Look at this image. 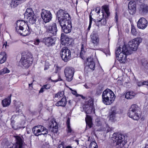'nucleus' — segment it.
I'll return each instance as SVG.
<instances>
[{"mask_svg": "<svg viewBox=\"0 0 148 148\" xmlns=\"http://www.w3.org/2000/svg\"><path fill=\"white\" fill-rule=\"evenodd\" d=\"M44 88L43 87V86L42 87L40 88L39 92V93H42L44 92Z\"/></svg>", "mask_w": 148, "mask_h": 148, "instance_id": "6e6d98bb", "label": "nucleus"}, {"mask_svg": "<svg viewBox=\"0 0 148 148\" xmlns=\"http://www.w3.org/2000/svg\"><path fill=\"white\" fill-rule=\"evenodd\" d=\"M46 32L50 35H55L57 31L56 25V23H53L51 25L46 26Z\"/></svg>", "mask_w": 148, "mask_h": 148, "instance_id": "2eb2a0df", "label": "nucleus"}, {"mask_svg": "<svg viewBox=\"0 0 148 148\" xmlns=\"http://www.w3.org/2000/svg\"><path fill=\"white\" fill-rule=\"evenodd\" d=\"M33 60L32 55L29 53H27L22 55L19 62L20 65L23 68H27L31 65Z\"/></svg>", "mask_w": 148, "mask_h": 148, "instance_id": "39448f33", "label": "nucleus"}, {"mask_svg": "<svg viewBox=\"0 0 148 148\" xmlns=\"http://www.w3.org/2000/svg\"><path fill=\"white\" fill-rule=\"evenodd\" d=\"M45 89H48L50 88L51 86L49 84H46L43 86Z\"/></svg>", "mask_w": 148, "mask_h": 148, "instance_id": "de8ad7c7", "label": "nucleus"}, {"mask_svg": "<svg viewBox=\"0 0 148 148\" xmlns=\"http://www.w3.org/2000/svg\"><path fill=\"white\" fill-rule=\"evenodd\" d=\"M54 68L55 70V72L57 73L60 70V68L59 67L57 64H55L54 65Z\"/></svg>", "mask_w": 148, "mask_h": 148, "instance_id": "a19ab883", "label": "nucleus"}, {"mask_svg": "<svg viewBox=\"0 0 148 148\" xmlns=\"http://www.w3.org/2000/svg\"><path fill=\"white\" fill-rule=\"evenodd\" d=\"M41 16L45 23L49 22L52 18V15L50 11L44 9L42 10Z\"/></svg>", "mask_w": 148, "mask_h": 148, "instance_id": "9b49d317", "label": "nucleus"}, {"mask_svg": "<svg viewBox=\"0 0 148 148\" xmlns=\"http://www.w3.org/2000/svg\"><path fill=\"white\" fill-rule=\"evenodd\" d=\"M7 59V55L4 52L0 53V64L4 63L6 60Z\"/></svg>", "mask_w": 148, "mask_h": 148, "instance_id": "c756f323", "label": "nucleus"}, {"mask_svg": "<svg viewBox=\"0 0 148 148\" xmlns=\"http://www.w3.org/2000/svg\"><path fill=\"white\" fill-rule=\"evenodd\" d=\"M40 40L38 39H36L34 41V44L35 45H39V44L40 42Z\"/></svg>", "mask_w": 148, "mask_h": 148, "instance_id": "a18cd8bd", "label": "nucleus"}, {"mask_svg": "<svg viewBox=\"0 0 148 148\" xmlns=\"http://www.w3.org/2000/svg\"><path fill=\"white\" fill-rule=\"evenodd\" d=\"M58 22L59 23L62 30L65 33H70L72 28L70 17L66 11L60 10L57 12Z\"/></svg>", "mask_w": 148, "mask_h": 148, "instance_id": "f257e3e1", "label": "nucleus"}, {"mask_svg": "<svg viewBox=\"0 0 148 148\" xmlns=\"http://www.w3.org/2000/svg\"><path fill=\"white\" fill-rule=\"evenodd\" d=\"M42 42L48 47L53 46L55 44V39L51 37H45L43 39Z\"/></svg>", "mask_w": 148, "mask_h": 148, "instance_id": "f3484780", "label": "nucleus"}, {"mask_svg": "<svg viewBox=\"0 0 148 148\" xmlns=\"http://www.w3.org/2000/svg\"><path fill=\"white\" fill-rule=\"evenodd\" d=\"M32 84H33V83H32L31 84H29V87L30 89H32V88H33V87H32Z\"/></svg>", "mask_w": 148, "mask_h": 148, "instance_id": "4d7b16f0", "label": "nucleus"}, {"mask_svg": "<svg viewBox=\"0 0 148 148\" xmlns=\"http://www.w3.org/2000/svg\"><path fill=\"white\" fill-rule=\"evenodd\" d=\"M137 3H140V4L143 3L144 2L145 0H136Z\"/></svg>", "mask_w": 148, "mask_h": 148, "instance_id": "603ef678", "label": "nucleus"}, {"mask_svg": "<svg viewBox=\"0 0 148 148\" xmlns=\"http://www.w3.org/2000/svg\"><path fill=\"white\" fill-rule=\"evenodd\" d=\"M131 53V51L127 49L125 45L123 46L121 49L119 47L115 50L116 56L118 57V59L121 63H125L126 60L127 56Z\"/></svg>", "mask_w": 148, "mask_h": 148, "instance_id": "f03ea898", "label": "nucleus"}, {"mask_svg": "<svg viewBox=\"0 0 148 148\" xmlns=\"http://www.w3.org/2000/svg\"><path fill=\"white\" fill-rule=\"evenodd\" d=\"M142 69H148V63L147 61L145 60H143L141 61Z\"/></svg>", "mask_w": 148, "mask_h": 148, "instance_id": "72a5a7b5", "label": "nucleus"}, {"mask_svg": "<svg viewBox=\"0 0 148 148\" xmlns=\"http://www.w3.org/2000/svg\"><path fill=\"white\" fill-rule=\"evenodd\" d=\"M116 112L114 110L111 111L110 113V119L111 121H112L114 119L115 114Z\"/></svg>", "mask_w": 148, "mask_h": 148, "instance_id": "c9c22d12", "label": "nucleus"}, {"mask_svg": "<svg viewBox=\"0 0 148 148\" xmlns=\"http://www.w3.org/2000/svg\"><path fill=\"white\" fill-rule=\"evenodd\" d=\"M16 143L13 145L12 147L9 148H23V141L21 136H15Z\"/></svg>", "mask_w": 148, "mask_h": 148, "instance_id": "4468645a", "label": "nucleus"}, {"mask_svg": "<svg viewBox=\"0 0 148 148\" xmlns=\"http://www.w3.org/2000/svg\"><path fill=\"white\" fill-rule=\"evenodd\" d=\"M20 1L18 0H12L10 3V6L13 8L16 7L20 3Z\"/></svg>", "mask_w": 148, "mask_h": 148, "instance_id": "473e14b6", "label": "nucleus"}, {"mask_svg": "<svg viewBox=\"0 0 148 148\" xmlns=\"http://www.w3.org/2000/svg\"><path fill=\"white\" fill-rule=\"evenodd\" d=\"M18 34L21 35L25 36L30 34V29L28 26V28H23V29H21L19 30L18 32H16Z\"/></svg>", "mask_w": 148, "mask_h": 148, "instance_id": "412c9836", "label": "nucleus"}, {"mask_svg": "<svg viewBox=\"0 0 148 148\" xmlns=\"http://www.w3.org/2000/svg\"><path fill=\"white\" fill-rule=\"evenodd\" d=\"M112 139L116 142L117 148H128V145L126 143L127 141L124 135L119 133H114Z\"/></svg>", "mask_w": 148, "mask_h": 148, "instance_id": "7ed1b4c3", "label": "nucleus"}, {"mask_svg": "<svg viewBox=\"0 0 148 148\" xmlns=\"http://www.w3.org/2000/svg\"><path fill=\"white\" fill-rule=\"evenodd\" d=\"M143 81H140L137 82V84L139 87L143 86Z\"/></svg>", "mask_w": 148, "mask_h": 148, "instance_id": "49530a36", "label": "nucleus"}, {"mask_svg": "<svg viewBox=\"0 0 148 148\" xmlns=\"http://www.w3.org/2000/svg\"><path fill=\"white\" fill-rule=\"evenodd\" d=\"M84 86L87 89H88L89 88V87L86 84H85V85H84Z\"/></svg>", "mask_w": 148, "mask_h": 148, "instance_id": "052dcab7", "label": "nucleus"}, {"mask_svg": "<svg viewBox=\"0 0 148 148\" xmlns=\"http://www.w3.org/2000/svg\"><path fill=\"white\" fill-rule=\"evenodd\" d=\"M90 148H98L97 143L95 142L91 143L89 146Z\"/></svg>", "mask_w": 148, "mask_h": 148, "instance_id": "58836bf2", "label": "nucleus"}, {"mask_svg": "<svg viewBox=\"0 0 148 148\" xmlns=\"http://www.w3.org/2000/svg\"><path fill=\"white\" fill-rule=\"evenodd\" d=\"M48 146H49V145L48 144H47V145L45 147V145H43L42 147H43V148H45V147H47Z\"/></svg>", "mask_w": 148, "mask_h": 148, "instance_id": "0e129e2a", "label": "nucleus"}, {"mask_svg": "<svg viewBox=\"0 0 148 148\" xmlns=\"http://www.w3.org/2000/svg\"><path fill=\"white\" fill-rule=\"evenodd\" d=\"M67 131L69 133H71L72 132V130L70 126V125H67Z\"/></svg>", "mask_w": 148, "mask_h": 148, "instance_id": "c03bdc74", "label": "nucleus"}, {"mask_svg": "<svg viewBox=\"0 0 148 148\" xmlns=\"http://www.w3.org/2000/svg\"><path fill=\"white\" fill-rule=\"evenodd\" d=\"M35 14L32 9L31 8H28L26 10V12H25V16L27 18L32 16H33Z\"/></svg>", "mask_w": 148, "mask_h": 148, "instance_id": "bb28decb", "label": "nucleus"}, {"mask_svg": "<svg viewBox=\"0 0 148 148\" xmlns=\"http://www.w3.org/2000/svg\"><path fill=\"white\" fill-rule=\"evenodd\" d=\"M145 148H148V144L146 145Z\"/></svg>", "mask_w": 148, "mask_h": 148, "instance_id": "338daca9", "label": "nucleus"}, {"mask_svg": "<svg viewBox=\"0 0 148 148\" xmlns=\"http://www.w3.org/2000/svg\"><path fill=\"white\" fill-rule=\"evenodd\" d=\"M10 70L6 68H5L0 71L1 74H4L10 72Z\"/></svg>", "mask_w": 148, "mask_h": 148, "instance_id": "4c0bfd02", "label": "nucleus"}, {"mask_svg": "<svg viewBox=\"0 0 148 148\" xmlns=\"http://www.w3.org/2000/svg\"><path fill=\"white\" fill-rule=\"evenodd\" d=\"M8 46L9 45H8L7 42L6 41H5L4 42L3 44V48H4V47L6 49L7 48V47H8Z\"/></svg>", "mask_w": 148, "mask_h": 148, "instance_id": "3c124183", "label": "nucleus"}, {"mask_svg": "<svg viewBox=\"0 0 148 148\" xmlns=\"http://www.w3.org/2000/svg\"><path fill=\"white\" fill-rule=\"evenodd\" d=\"M30 24L33 25L35 23L36 21V17L34 15L33 16H29L27 18Z\"/></svg>", "mask_w": 148, "mask_h": 148, "instance_id": "2f4dec72", "label": "nucleus"}, {"mask_svg": "<svg viewBox=\"0 0 148 148\" xmlns=\"http://www.w3.org/2000/svg\"><path fill=\"white\" fill-rule=\"evenodd\" d=\"M87 61L88 67L91 69L94 70L95 67V64L93 59L91 58H88Z\"/></svg>", "mask_w": 148, "mask_h": 148, "instance_id": "b1692460", "label": "nucleus"}, {"mask_svg": "<svg viewBox=\"0 0 148 148\" xmlns=\"http://www.w3.org/2000/svg\"><path fill=\"white\" fill-rule=\"evenodd\" d=\"M147 25V21L144 18H140L138 22L137 26L140 29H144Z\"/></svg>", "mask_w": 148, "mask_h": 148, "instance_id": "a211bd4d", "label": "nucleus"}, {"mask_svg": "<svg viewBox=\"0 0 148 148\" xmlns=\"http://www.w3.org/2000/svg\"><path fill=\"white\" fill-rule=\"evenodd\" d=\"M64 143L62 142L61 144L58 145V148H64Z\"/></svg>", "mask_w": 148, "mask_h": 148, "instance_id": "8fccbe9b", "label": "nucleus"}, {"mask_svg": "<svg viewBox=\"0 0 148 148\" xmlns=\"http://www.w3.org/2000/svg\"><path fill=\"white\" fill-rule=\"evenodd\" d=\"M50 64L48 62H46L45 64V67L44 69L45 70L48 69L49 68Z\"/></svg>", "mask_w": 148, "mask_h": 148, "instance_id": "37998d69", "label": "nucleus"}, {"mask_svg": "<svg viewBox=\"0 0 148 148\" xmlns=\"http://www.w3.org/2000/svg\"><path fill=\"white\" fill-rule=\"evenodd\" d=\"M66 104V100L65 97H63L61 99L56 103V105L58 106L64 107Z\"/></svg>", "mask_w": 148, "mask_h": 148, "instance_id": "393cba45", "label": "nucleus"}, {"mask_svg": "<svg viewBox=\"0 0 148 148\" xmlns=\"http://www.w3.org/2000/svg\"><path fill=\"white\" fill-rule=\"evenodd\" d=\"M50 125V130L54 134L57 133L58 132V124L54 120H52Z\"/></svg>", "mask_w": 148, "mask_h": 148, "instance_id": "aec40b11", "label": "nucleus"}, {"mask_svg": "<svg viewBox=\"0 0 148 148\" xmlns=\"http://www.w3.org/2000/svg\"><path fill=\"white\" fill-rule=\"evenodd\" d=\"M64 94V92L63 91L59 92L55 95L54 97L55 98H60L63 97Z\"/></svg>", "mask_w": 148, "mask_h": 148, "instance_id": "e433bc0d", "label": "nucleus"}, {"mask_svg": "<svg viewBox=\"0 0 148 148\" xmlns=\"http://www.w3.org/2000/svg\"><path fill=\"white\" fill-rule=\"evenodd\" d=\"M136 95V93L133 91H129L126 93L125 97L127 99H131L134 98Z\"/></svg>", "mask_w": 148, "mask_h": 148, "instance_id": "c85d7f7f", "label": "nucleus"}, {"mask_svg": "<svg viewBox=\"0 0 148 148\" xmlns=\"http://www.w3.org/2000/svg\"><path fill=\"white\" fill-rule=\"evenodd\" d=\"M16 32H18L20 29L23 28H28V25L25 21L23 20H18L16 22Z\"/></svg>", "mask_w": 148, "mask_h": 148, "instance_id": "dca6fc26", "label": "nucleus"}, {"mask_svg": "<svg viewBox=\"0 0 148 148\" xmlns=\"http://www.w3.org/2000/svg\"><path fill=\"white\" fill-rule=\"evenodd\" d=\"M102 97L103 102L106 105H110L112 103L116 97L114 92L108 88L103 91Z\"/></svg>", "mask_w": 148, "mask_h": 148, "instance_id": "20e7f679", "label": "nucleus"}, {"mask_svg": "<svg viewBox=\"0 0 148 148\" xmlns=\"http://www.w3.org/2000/svg\"><path fill=\"white\" fill-rule=\"evenodd\" d=\"M32 132L35 136H38L42 134H47L48 133V130L42 125H37L33 128Z\"/></svg>", "mask_w": 148, "mask_h": 148, "instance_id": "6e6552de", "label": "nucleus"}, {"mask_svg": "<svg viewBox=\"0 0 148 148\" xmlns=\"http://www.w3.org/2000/svg\"><path fill=\"white\" fill-rule=\"evenodd\" d=\"M60 55L62 59L65 62H66L71 59V52L70 50L66 47H64L62 49Z\"/></svg>", "mask_w": 148, "mask_h": 148, "instance_id": "1a4fd4ad", "label": "nucleus"}, {"mask_svg": "<svg viewBox=\"0 0 148 148\" xmlns=\"http://www.w3.org/2000/svg\"><path fill=\"white\" fill-rule=\"evenodd\" d=\"M92 19H90V21H89V25H91V24H92Z\"/></svg>", "mask_w": 148, "mask_h": 148, "instance_id": "680f3d73", "label": "nucleus"}, {"mask_svg": "<svg viewBox=\"0 0 148 148\" xmlns=\"http://www.w3.org/2000/svg\"><path fill=\"white\" fill-rule=\"evenodd\" d=\"M70 118H68L66 122V124L67 125H70Z\"/></svg>", "mask_w": 148, "mask_h": 148, "instance_id": "5fc2aeb1", "label": "nucleus"}, {"mask_svg": "<svg viewBox=\"0 0 148 148\" xmlns=\"http://www.w3.org/2000/svg\"><path fill=\"white\" fill-rule=\"evenodd\" d=\"M118 16L116 14V15L115 17V21L116 23H117L118 22Z\"/></svg>", "mask_w": 148, "mask_h": 148, "instance_id": "864d4df0", "label": "nucleus"}, {"mask_svg": "<svg viewBox=\"0 0 148 148\" xmlns=\"http://www.w3.org/2000/svg\"><path fill=\"white\" fill-rule=\"evenodd\" d=\"M129 11L130 13L131 14H134L136 11V3L132 1H130L128 5Z\"/></svg>", "mask_w": 148, "mask_h": 148, "instance_id": "6ab92c4d", "label": "nucleus"}, {"mask_svg": "<svg viewBox=\"0 0 148 148\" xmlns=\"http://www.w3.org/2000/svg\"><path fill=\"white\" fill-rule=\"evenodd\" d=\"M131 32L132 34L134 35H136V30L134 27L132 26V27Z\"/></svg>", "mask_w": 148, "mask_h": 148, "instance_id": "79ce46f5", "label": "nucleus"}, {"mask_svg": "<svg viewBox=\"0 0 148 148\" xmlns=\"http://www.w3.org/2000/svg\"><path fill=\"white\" fill-rule=\"evenodd\" d=\"M85 121L86 124V128L88 126L89 128H90L92 127V120L91 117L88 115H86V117L85 118Z\"/></svg>", "mask_w": 148, "mask_h": 148, "instance_id": "cd10ccee", "label": "nucleus"}, {"mask_svg": "<svg viewBox=\"0 0 148 148\" xmlns=\"http://www.w3.org/2000/svg\"><path fill=\"white\" fill-rule=\"evenodd\" d=\"M98 10L97 12L98 14H99L100 13V9L99 8H98Z\"/></svg>", "mask_w": 148, "mask_h": 148, "instance_id": "69168bd1", "label": "nucleus"}, {"mask_svg": "<svg viewBox=\"0 0 148 148\" xmlns=\"http://www.w3.org/2000/svg\"><path fill=\"white\" fill-rule=\"evenodd\" d=\"M112 130V128H110V127H108L107 130V131L108 132H110V131Z\"/></svg>", "mask_w": 148, "mask_h": 148, "instance_id": "13d9d810", "label": "nucleus"}, {"mask_svg": "<svg viewBox=\"0 0 148 148\" xmlns=\"http://www.w3.org/2000/svg\"><path fill=\"white\" fill-rule=\"evenodd\" d=\"M102 91V89L101 88L99 87L97 89L96 94L97 95H100Z\"/></svg>", "mask_w": 148, "mask_h": 148, "instance_id": "ea45409f", "label": "nucleus"}, {"mask_svg": "<svg viewBox=\"0 0 148 148\" xmlns=\"http://www.w3.org/2000/svg\"><path fill=\"white\" fill-rule=\"evenodd\" d=\"M90 36L92 42L94 45H97L98 44L99 41L98 36L94 33H93L91 34Z\"/></svg>", "mask_w": 148, "mask_h": 148, "instance_id": "4be33fe9", "label": "nucleus"}, {"mask_svg": "<svg viewBox=\"0 0 148 148\" xmlns=\"http://www.w3.org/2000/svg\"><path fill=\"white\" fill-rule=\"evenodd\" d=\"M86 45V43L85 41H84L83 43H82V47L81 48V51L80 53V56H82V55L85 52V51L84 49V47H85Z\"/></svg>", "mask_w": 148, "mask_h": 148, "instance_id": "f704fd0d", "label": "nucleus"}, {"mask_svg": "<svg viewBox=\"0 0 148 148\" xmlns=\"http://www.w3.org/2000/svg\"><path fill=\"white\" fill-rule=\"evenodd\" d=\"M143 86H146L148 88V80L146 81H143Z\"/></svg>", "mask_w": 148, "mask_h": 148, "instance_id": "09e8293b", "label": "nucleus"}, {"mask_svg": "<svg viewBox=\"0 0 148 148\" xmlns=\"http://www.w3.org/2000/svg\"><path fill=\"white\" fill-rule=\"evenodd\" d=\"M23 106V103L20 102L17 103L16 106V112L17 114L16 115H18L22 113L21 110L19 108Z\"/></svg>", "mask_w": 148, "mask_h": 148, "instance_id": "7c9ffc66", "label": "nucleus"}, {"mask_svg": "<svg viewBox=\"0 0 148 148\" xmlns=\"http://www.w3.org/2000/svg\"><path fill=\"white\" fill-rule=\"evenodd\" d=\"M66 148H72V147L70 146H67L66 147Z\"/></svg>", "mask_w": 148, "mask_h": 148, "instance_id": "774afa93", "label": "nucleus"}, {"mask_svg": "<svg viewBox=\"0 0 148 148\" xmlns=\"http://www.w3.org/2000/svg\"><path fill=\"white\" fill-rule=\"evenodd\" d=\"M93 101L92 99L89 100L87 104L84 106L83 107L84 111L86 114H90L93 110Z\"/></svg>", "mask_w": 148, "mask_h": 148, "instance_id": "f8f14e48", "label": "nucleus"}, {"mask_svg": "<svg viewBox=\"0 0 148 148\" xmlns=\"http://www.w3.org/2000/svg\"><path fill=\"white\" fill-rule=\"evenodd\" d=\"M62 80V79L59 76V78L58 79L55 80V82H57L58 81H60Z\"/></svg>", "mask_w": 148, "mask_h": 148, "instance_id": "bf43d9fd", "label": "nucleus"}, {"mask_svg": "<svg viewBox=\"0 0 148 148\" xmlns=\"http://www.w3.org/2000/svg\"><path fill=\"white\" fill-rule=\"evenodd\" d=\"M11 95H10V96L2 100V103L3 107H7L10 105L11 102Z\"/></svg>", "mask_w": 148, "mask_h": 148, "instance_id": "a878e982", "label": "nucleus"}, {"mask_svg": "<svg viewBox=\"0 0 148 148\" xmlns=\"http://www.w3.org/2000/svg\"><path fill=\"white\" fill-rule=\"evenodd\" d=\"M102 8L104 9V10L107 14V15L105 16V17L103 18L100 20H97V23H101V25H105L106 23V18H107L110 15V12L109 11V7L107 5H105L102 6Z\"/></svg>", "mask_w": 148, "mask_h": 148, "instance_id": "ddd939ff", "label": "nucleus"}, {"mask_svg": "<svg viewBox=\"0 0 148 148\" xmlns=\"http://www.w3.org/2000/svg\"><path fill=\"white\" fill-rule=\"evenodd\" d=\"M64 72L66 80L68 82L71 81L73 79L74 73L73 69L71 67H66L65 69Z\"/></svg>", "mask_w": 148, "mask_h": 148, "instance_id": "9d476101", "label": "nucleus"}, {"mask_svg": "<svg viewBox=\"0 0 148 148\" xmlns=\"http://www.w3.org/2000/svg\"><path fill=\"white\" fill-rule=\"evenodd\" d=\"M142 41V39L141 38H134L128 42V48L127 49L131 51L132 53V51H136L139 45Z\"/></svg>", "mask_w": 148, "mask_h": 148, "instance_id": "0eeeda50", "label": "nucleus"}, {"mask_svg": "<svg viewBox=\"0 0 148 148\" xmlns=\"http://www.w3.org/2000/svg\"><path fill=\"white\" fill-rule=\"evenodd\" d=\"M140 5L139 10L141 13H146L148 12V6L143 3L139 4Z\"/></svg>", "mask_w": 148, "mask_h": 148, "instance_id": "5701e85b", "label": "nucleus"}, {"mask_svg": "<svg viewBox=\"0 0 148 148\" xmlns=\"http://www.w3.org/2000/svg\"><path fill=\"white\" fill-rule=\"evenodd\" d=\"M140 108L136 104L132 105L128 113L129 116L135 120L139 119L140 117Z\"/></svg>", "mask_w": 148, "mask_h": 148, "instance_id": "423d86ee", "label": "nucleus"}, {"mask_svg": "<svg viewBox=\"0 0 148 148\" xmlns=\"http://www.w3.org/2000/svg\"><path fill=\"white\" fill-rule=\"evenodd\" d=\"M91 27V25H89V26L88 27L87 29L88 31H89L90 30Z\"/></svg>", "mask_w": 148, "mask_h": 148, "instance_id": "e2e57ef3", "label": "nucleus"}]
</instances>
